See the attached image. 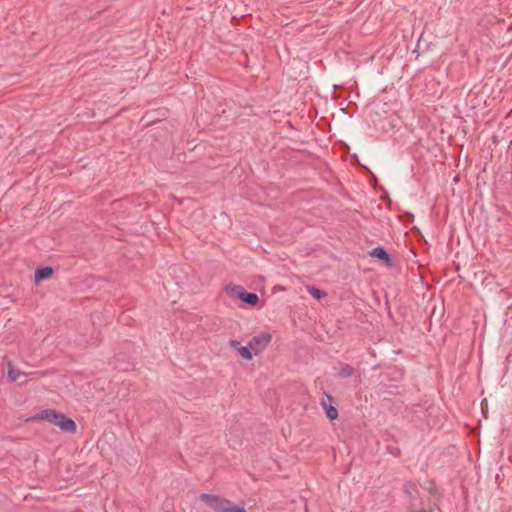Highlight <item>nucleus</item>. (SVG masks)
<instances>
[{
    "label": "nucleus",
    "mask_w": 512,
    "mask_h": 512,
    "mask_svg": "<svg viewBox=\"0 0 512 512\" xmlns=\"http://www.w3.org/2000/svg\"><path fill=\"white\" fill-rule=\"evenodd\" d=\"M227 293L229 292H235L236 296L243 302L255 306L259 302V297L256 293L247 292L243 290L241 286H227L226 287Z\"/></svg>",
    "instance_id": "nucleus-4"
},
{
    "label": "nucleus",
    "mask_w": 512,
    "mask_h": 512,
    "mask_svg": "<svg viewBox=\"0 0 512 512\" xmlns=\"http://www.w3.org/2000/svg\"><path fill=\"white\" fill-rule=\"evenodd\" d=\"M308 293L315 299H322L327 296V293L314 286H306Z\"/></svg>",
    "instance_id": "nucleus-10"
},
{
    "label": "nucleus",
    "mask_w": 512,
    "mask_h": 512,
    "mask_svg": "<svg viewBox=\"0 0 512 512\" xmlns=\"http://www.w3.org/2000/svg\"><path fill=\"white\" fill-rule=\"evenodd\" d=\"M339 374L342 376L350 377L354 374V369L349 365H344L340 368Z\"/></svg>",
    "instance_id": "nucleus-12"
},
{
    "label": "nucleus",
    "mask_w": 512,
    "mask_h": 512,
    "mask_svg": "<svg viewBox=\"0 0 512 512\" xmlns=\"http://www.w3.org/2000/svg\"><path fill=\"white\" fill-rule=\"evenodd\" d=\"M230 346L234 348L244 359L251 360L253 358V351L248 346H241L236 340L230 341Z\"/></svg>",
    "instance_id": "nucleus-5"
},
{
    "label": "nucleus",
    "mask_w": 512,
    "mask_h": 512,
    "mask_svg": "<svg viewBox=\"0 0 512 512\" xmlns=\"http://www.w3.org/2000/svg\"><path fill=\"white\" fill-rule=\"evenodd\" d=\"M8 378L11 382L19 381L21 384L26 381V374L15 368L11 363L8 364Z\"/></svg>",
    "instance_id": "nucleus-6"
},
{
    "label": "nucleus",
    "mask_w": 512,
    "mask_h": 512,
    "mask_svg": "<svg viewBox=\"0 0 512 512\" xmlns=\"http://www.w3.org/2000/svg\"><path fill=\"white\" fill-rule=\"evenodd\" d=\"M29 420L47 421L59 427L64 432L74 433L76 431V424L64 414L57 412L54 409H45L35 414Z\"/></svg>",
    "instance_id": "nucleus-1"
},
{
    "label": "nucleus",
    "mask_w": 512,
    "mask_h": 512,
    "mask_svg": "<svg viewBox=\"0 0 512 512\" xmlns=\"http://www.w3.org/2000/svg\"><path fill=\"white\" fill-rule=\"evenodd\" d=\"M327 402L322 401V406L325 410L326 416L329 420H335L338 417V411L337 409L332 406V397L328 394H326Z\"/></svg>",
    "instance_id": "nucleus-7"
},
{
    "label": "nucleus",
    "mask_w": 512,
    "mask_h": 512,
    "mask_svg": "<svg viewBox=\"0 0 512 512\" xmlns=\"http://www.w3.org/2000/svg\"><path fill=\"white\" fill-rule=\"evenodd\" d=\"M52 273H53V270L50 267H44L41 269H37L35 272V279L37 281L47 279L52 275Z\"/></svg>",
    "instance_id": "nucleus-9"
},
{
    "label": "nucleus",
    "mask_w": 512,
    "mask_h": 512,
    "mask_svg": "<svg viewBox=\"0 0 512 512\" xmlns=\"http://www.w3.org/2000/svg\"><path fill=\"white\" fill-rule=\"evenodd\" d=\"M370 255L374 256V257H377V258H379L381 260H384L385 262H389L390 261V257L388 255V253L382 247H375V248H373L371 250V252H370Z\"/></svg>",
    "instance_id": "nucleus-8"
},
{
    "label": "nucleus",
    "mask_w": 512,
    "mask_h": 512,
    "mask_svg": "<svg viewBox=\"0 0 512 512\" xmlns=\"http://www.w3.org/2000/svg\"><path fill=\"white\" fill-rule=\"evenodd\" d=\"M271 339L272 336L270 333L261 332L249 341V348L253 351L254 355H257L268 346Z\"/></svg>",
    "instance_id": "nucleus-3"
},
{
    "label": "nucleus",
    "mask_w": 512,
    "mask_h": 512,
    "mask_svg": "<svg viewBox=\"0 0 512 512\" xmlns=\"http://www.w3.org/2000/svg\"><path fill=\"white\" fill-rule=\"evenodd\" d=\"M200 499L215 512H246L243 508L233 506L229 500L216 495L203 493L200 495Z\"/></svg>",
    "instance_id": "nucleus-2"
},
{
    "label": "nucleus",
    "mask_w": 512,
    "mask_h": 512,
    "mask_svg": "<svg viewBox=\"0 0 512 512\" xmlns=\"http://www.w3.org/2000/svg\"><path fill=\"white\" fill-rule=\"evenodd\" d=\"M404 489L411 499H413L415 495L418 493L416 485L411 482L406 483L404 485Z\"/></svg>",
    "instance_id": "nucleus-11"
}]
</instances>
